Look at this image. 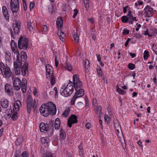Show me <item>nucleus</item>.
Segmentation results:
<instances>
[{"label":"nucleus","mask_w":157,"mask_h":157,"mask_svg":"<svg viewBox=\"0 0 157 157\" xmlns=\"http://www.w3.org/2000/svg\"><path fill=\"white\" fill-rule=\"evenodd\" d=\"M21 69V71L23 76H25L26 74V72H28V63L27 62H25L24 63Z\"/></svg>","instance_id":"obj_14"},{"label":"nucleus","mask_w":157,"mask_h":157,"mask_svg":"<svg viewBox=\"0 0 157 157\" xmlns=\"http://www.w3.org/2000/svg\"><path fill=\"white\" fill-rule=\"evenodd\" d=\"M23 137L22 136L17 137L15 142V145L17 146L20 145L23 141Z\"/></svg>","instance_id":"obj_21"},{"label":"nucleus","mask_w":157,"mask_h":157,"mask_svg":"<svg viewBox=\"0 0 157 157\" xmlns=\"http://www.w3.org/2000/svg\"><path fill=\"white\" fill-rule=\"evenodd\" d=\"M55 66L57 67L59 64V61L57 60V57L56 56H55Z\"/></svg>","instance_id":"obj_61"},{"label":"nucleus","mask_w":157,"mask_h":157,"mask_svg":"<svg viewBox=\"0 0 157 157\" xmlns=\"http://www.w3.org/2000/svg\"><path fill=\"white\" fill-rule=\"evenodd\" d=\"M21 61H23L24 62L25 61L24 60H26L27 58V55L26 52L24 51H22L21 52Z\"/></svg>","instance_id":"obj_24"},{"label":"nucleus","mask_w":157,"mask_h":157,"mask_svg":"<svg viewBox=\"0 0 157 157\" xmlns=\"http://www.w3.org/2000/svg\"><path fill=\"white\" fill-rule=\"evenodd\" d=\"M78 122L77 116L75 114H72L68 119L67 125L69 128H71L72 124H76Z\"/></svg>","instance_id":"obj_7"},{"label":"nucleus","mask_w":157,"mask_h":157,"mask_svg":"<svg viewBox=\"0 0 157 157\" xmlns=\"http://www.w3.org/2000/svg\"><path fill=\"white\" fill-rule=\"evenodd\" d=\"M70 111L69 108H67L63 113L62 114V116L65 117H66L70 113Z\"/></svg>","instance_id":"obj_32"},{"label":"nucleus","mask_w":157,"mask_h":157,"mask_svg":"<svg viewBox=\"0 0 157 157\" xmlns=\"http://www.w3.org/2000/svg\"><path fill=\"white\" fill-rule=\"evenodd\" d=\"M39 128L40 131L43 133H45L46 132H48L49 130L48 128V123H45L44 122H41L40 123L39 125Z\"/></svg>","instance_id":"obj_11"},{"label":"nucleus","mask_w":157,"mask_h":157,"mask_svg":"<svg viewBox=\"0 0 157 157\" xmlns=\"http://www.w3.org/2000/svg\"><path fill=\"white\" fill-rule=\"evenodd\" d=\"M71 93V90H68L67 88L66 87H65V88L63 90L62 92L60 93L61 94L63 95V94H63L66 97H68L69 96H67V95H68V93Z\"/></svg>","instance_id":"obj_28"},{"label":"nucleus","mask_w":157,"mask_h":157,"mask_svg":"<svg viewBox=\"0 0 157 157\" xmlns=\"http://www.w3.org/2000/svg\"><path fill=\"white\" fill-rule=\"evenodd\" d=\"M39 110L41 115L47 117L49 114L52 116L55 115L56 113V108L53 103L50 101L41 105Z\"/></svg>","instance_id":"obj_1"},{"label":"nucleus","mask_w":157,"mask_h":157,"mask_svg":"<svg viewBox=\"0 0 157 157\" xmlns=\"http://www.w3.org/2000/svg\"><path fill=\"white\" fill-rule=\"evenodd\" d=\"M74 37L75 42L76 43H78V40H79L78 35V33L76 32L74 33Z\"/></svg>","instance_id":"obj_40"},{"label":"nucleus","mask_w":157,"mask_h":157,"mask_svg":"<svg viewBox=\"0 0 157 157\" xmlns=\"http://www.w3.org/2000/svg\"><path fill=\"white\" fill-rule=\"evenodd\" d=\"M97 71L99 76L101 77L102 76V72L101 69L100 67L98 65L97 67Z\"/></svg>","instance_id":"obj_33"},{"label":"nucleus","mask_w":157,"mask_h":157,"mask_svg":"<svg viewBox=\"0 0 157 157\" xmlns=\"http://www.w3.org/2000/svg\"><path fill=\"white\" fill-rule=\"evenodd\" d=\"M2 13L6 21L7 22L10 21V14L9 11L6 6H3L2 7Z\"/></svg>","instance_id":"obj_13"},{"label":"nucleus","mask_w":157,"mask_h":157,"mask_svg":"<svg viewBox=\"0 0 157 157\" xmlns=\"http://www.w3.org/2000/svg\"><path fill=\"white\" fill-rule=\"evenodd\" d=\"M65 68L68 71H71L72 70V67L71 64L69 63L68 60L66 61Z\"/></svg>","instance_id":"obj_25"},{"label":"nucleus","mask_w":157,"mask_h":157,"mask_svg":"<svg viewBox=\"0 0 157 157\" xmlns=\"http://www.w3.org/2000/svg\"><path fill=\"white\" fill-rule=\"evenodd\" d=\"M127 16L128 18V23L129 24H133V22H132V20L133 17L132 15L128 16Z\"/></svg>","instance_id":"obj_48"},{"label":"nucleus","mask_w":157,"mask_h":157,"mask_svg":"<svg viewBox=\"0 0 157 157\" xmlns=\"http://www.w3.org/2000/svg\"><path fill=\"white\" fill-rule=\"evenodd\" d=\"M48 147H41L40 149V152L41 154H42L43 155L46 152L48 151L47 150Z\"/></svg>","instance_id":"obj_41"},{"label":"nucleus","mask_w":157,"mask_h":157,"mask_svg":"<svg viewBox=\"0 0 157 157\" xmlns=\"http://www.w3.org/2000/svg\"><path fill=\"white\" fill-rule=\"evenodd\" d=\"M90 65V63L89 62V61L87 59H86L85 60V71H86V69H87L88 70V68L86 67V65L87 66L89 67V66Z\"/></svg>","instance_id":"obj_50"},{"label":"nucleus","mask_w":157,"mask_h":157,"mask_svg":"<svg viewBox=\"0 0 157 157\" xmlns=\"http://www.w3.org/2000/svg\"><path fill=\"white\" fill-rule=\"evenodd\" d=\"M51 84L52 85H53L56 82V81L55 79V77L54 75H51Z\"/></svg>","instance_id":"obj_42"},{"label":"nucleus","mask_w":157,"mask_h":157,"mask_svg":"<svg viewBox=\"0 0 157 157\" xmlns=\"http://www.w3.org/2000/svg\"><path fill=\"white\" fill-rule=\"evenodd\" d=\"M14 89L15 90H18L21 88V85H13Z\"/></svg>","instance_id":"obj_57"},{"label":"nucleus","mask_w":157,"mask_h":157,"mask_svg":"<svg viewBox=\"0 0 157 157\" xmlns=\"http://www.w3.org/2000/svg\"><path fill=\"white\" fill-rule=\"evenodd\" d=\"M23 8L24 10L25 11H26L27 10V6L26 4V2H23Z\"/></svg>","instance_id":"obj_64"},{"label":"nucleus","mask_w":157,"mask_h":157,"mask_svg":"<svg viewBox=\"0 0 157 157\" xmlns=\"http://www.w3.org/2000/svg\"><path fill=\"white\" fill-rule=\"evenodd\" d=\"M21 105V102L20 101L17 100L15 101L13 105L15 110L16 111H18L20 108V105Z\"/></svg>","instance_id":"obj_19"},{"label":"nucleus","mask_w":157,"mask_h":157,"mask_svg":"<svg viewBox=\"0 0 157 157\" xmlns=\"http://www.w3.org/2000/svg\"><path fill=\"white\" fill-rule=\"evenodd\" d=\"M19 54H17L16 61L13 63L14 69L16 74L18 75L20 74V69L22 67V63L20 61L19 57Z\"/></svg>","instance_id":"obj_5"},{"label":"nucleus","mask_w":157,"mask_h":157,"mask_svg":"<svg viewBox=\"0 0 157 157\" xmlns=\"http://www.w3.org/2000/svg\"><path fill=\"white\" fill-rule=\"evenodd\" d=\"M43 32H45L47 30V26L45 25H43Z\"/></svg>","instance_id":"obj_60"},{"label":"nucleus","mask_w":157,"mask_h":157,"mask_svg":"<svg viewBox=\"0 0 157 157\" xmlns=\"http://www.w3.org/2000/svg\"><path fill=\"white\" fill-rule=\"evenodd\" d=\"M56 24L58 28H62L63 26V19L62 17H58L56 20Z\"/></svg>","instance_id":"obj_18"},{"label":"nucleus","mask_w":157,"mask_h":157,"mask_svg":"<svg viewBox=\"0 0 157 157\" xmlns=\"http://www.w3.org/2000/svg\"><path fill=\"white\" fill-rule=\"evenodd\" d=\"M5 92L8 95H13L14 93L12 86L7 83L5 86Z\"/></svg>","instance_id":"obj_9"},{"label":"nucleus","mask_w":157,"mask_h":157,"mask_svg":"<svg viewBox=\"0 0 157 157\" xmlns=\"http://www.w3.org/2000/svg\"><path fill=\"white\" fill-rule=\"evenodd\" d=\"M0 70L4 78H9L12 75V73L9 67L6 66L2 62L0 63Z\"/></svg>","instance_id":"obj_3"},{"label":"nucleus","mask_w":157,"mask_h":157,"mask_svg":"<svg viewBox=\"0 0 157 157\" xmlns=\"http://www.w3.org/2000/svg\"><path fill=\"white\" fill-rule=\"evenodd\" d=\"M46 73L47 75H53L54 69L49 64H47L46 66Z\"/></svg>","instance_id":"obj_16"},{"label":"nucleus","mask_w":157,"mask_h":157,"mask_svg":"<svg viewBox=\"0 0 157 157\" xmlns=\"http://www.w3.org/2000/svg\"><path fill=\"white\" fill-rule=\"evenodd\" d=\"M54 124V122L53 121H49L48 124V128L49 130L48 131V135L49 136H51L53 133Z\"/></svg>","instance_id":"obj_12"},{"label":"nucleus","mask_w":157,"mask_h":157,"mask_svg":"<svg viewBox=\"0 0 157 157\" xmlns=\"http://www.w3.org/2000/svg\"><path fill=\"white\" fill-rule=\"evenodd\" d=\"M41 144L44 147H48L49 146V139L46 137L41 138L40 139Z\"/></svg>","instance_id":"obj_17"},{"label":"nucleus","mask_w":157,"mask_h":157,"mask_svg":"<svg viewBox=\"0 0 157 157\" xmlns=\"http://www.w3.org/2000/svg\"><path fill=\"white\" fill-rule=\"evenodd\" d=\"M129 30L128 29H124L123 30V35H128L129 34Z\"/></svg>","instance_id":"obj_56"},{"label":"nucleus","mask_w":157,"mask_h":157,"mask_svg":"<svg viewBox=\"0 0 157 157\" xmlns=\"http://www.w3.org/2000/svg\"><path fill=\"white\" fill-rule=\"evenodd\" d=\"M33 99L32 97L29 94L28 95V97L26 99V103H33Z\"/></svg>","instance_id":"obj_38"},{"label":"nucleus","mask_w":157,"mask_h":157,"mask_svg":"<svg viewBox=\"0 0 157 157\" xmlns=\"http://www.w3.org/2000/svg\"><path fill=\"white\" fill-rule=\"evenodd\" d=\"M129 6L128 5H127L125 7H123V11L124 13H125L127 11V9L128 8Z\"/></svg>","instance_id":"obj_63"},{"label":"nucleus","mask_w":157,"mask_h":157,"mask_svg":"<svg viewBox=\"0 0 157 157\" xmlns=\"http://www.w3.org/2000/svg\"><path fill=\"white\" fill-rule=\"evenodd\" d=\"M74 13L73 16V18H75L76 17L78 12V10L77 9H75L74 10Z\"/></svg>","instance_id":"obj_54"},{"label":"nucleus","mask_w":157,"mask_h":157,"mask_svg":"<svg viewBox=\"0 0 157 157\" xmlns=\"http://www.w3.org/2000/svg\"><path fill=\"white\" fill-rule=\"evenodd\" d=\"M85 109H87L89 105V100L87 96H85Z\"/></svg>","instance_id":"obj_47"},{"label":"nucleus","mask_w":157,"mask_h":157,"mask_svg":"<svg viewBox=\"0 0 157 157\" xmlns=\"http://www.w3.org/2000/svg\"><path fill=\"white\" fill-rule=\"evenodd\" d=\"M18 113L17 111H15L14 109H13V113L11 115V119L13 121H16L18 119Z\"/></svg>","instance_id":"obj_23"},{"label":"nucleus","mask_w":157,"mask_h":157,"mask_svg":"<svg viewBox=\"0 0 157 157\" xmlns=\"http://www.w3.org/2000/svg\"><path fill=\"white\" fill-rule=\"evenodd\" d=\"M37 101L36 99H34L33 102V110L35 111L36 109V107L37 106Z\"/></svg>","instance_id":"obj_46"},{"label":"nucleus","mask_w":157,"mask_h":157,"mask_svg":"<svg viewBox=\"0 0 157 157\" xmlns=\"http://www.w3.org/2000/svg\"><path fill=\"white\" fill-rule=\"evenodd\" d=\"M68 90H71V93H68V95H67V96H70L72 93L73 90H74V85H70L69 86V84L67 85L66 86Z\"/></svg>","instance_id":"obj_31"},{"label":"nucleus","mask_w":157,"mask_h":157,"mask_svg":"<svg viewBox=\"0 0 157 157\" xmlns=\"http://www.w3.org/2000/svg\"><path fill=\"white\" fill-rule=\"evenodd\" d=\"M73 83H75V84H76V82H81L80 80L78 75L77 74L74 75H73Z\"/></svg>","instance_id":"obj_26"},{"label":"nucleus","mask_w":157,"mask_h":157,"mask_svg":"<svg viewBox=\"0 0 157 157\" xmlns=\"http://www.w3.org/2000/svg\"><path fill=\"white\" fill-rule=\"evenodd\" d=\"M29 41V40L25 36H21L18 41V48L20 50H26L28 47Z\"/></svg>","instance_id":"obj_4"},{"label":"nucleus","mask_w":157,"mask_h":157,"mask_svg":"<svg viewBox=\"0 0 157 157\" xmlns=\"http://www.w3.org/2000/svg\"><path fill=\"white\" fill-rule=\"evenodd\" d=\"M66 137V134L65 132L63 129L61 128L60 129V132L59 133V139L60 140L64 139Z\"/></svg>","instance_id":"obj_20"},{"label":"nucleus","mask_w":157,"mask_h":157,"mask_svg":"<svg viewBox=\"0 0 157 157\" xmlns=\"http://www.w3.org/2000/svg\"><path fill=\"white\" fill-rule=\"evenodd\" d=\"M26 104L27 111L29 113H30L31 112L32 109L33 108V103H26Z\"/></svg>","instance_id":"obj_29"},{"label":"nucleus","mask_w":157,"mask_h":157,"mask_svg":"<svg viewBox=\"0 0 157 157\" xmlns=\"http://www.w3.org/2000/svg\"><path fill=\"white\" fill-rule=\"evenodd\" d=\"M91 127V124L90 122L87 123L85 124L86 128L88 129H89Z\"/></svg>","instance_id":"obj_59"},{"label":"nucleus","mask_w":157,"mask_h":157,"mask_svg":"<svg viewBox=\"0 0 157 157\" xmlns=\"http://www.w3.org/2000/svg\"><path fill=\"white\" fill-rule=\"evenodd\" d=\"M83 96V95H82V94L80 95V94L79 93H78V92H76L75 94L72 98V100L75 101L76 99L77 98L82 97Z\"/></svg>","instance_id":"obj_37"},{"label":"nucleus","mask_w":157,"mask_h":157,"mask_svg":"<svg viewBox=\"0 0 157 157\" xmlns=\"http://www.w3.org/2000/svg\"><path fill=\"white\" fill-rule=\"evenodd\" d=\"M113 123L115 124H116L118 126L120 127V124L117 118H114L113 120Z\"/></svg>","instance_id":"obj_55"},{"label":"nucleus","mask_w":157,"mask_h":157,"mask_svg":"<svg viewBox=\"0 0 157 157\" xmlns=\"http://www.w3.org/2000/svg\"><path fill=\"white\" fill-rule=\"evenodd\" d=\"M1 105L3 108H7L9 105L8 101L6 99H4L3 101H1Z\"/></svg>","instance_id":"obj_27"},{"label":"nucleus","mask_w":157,"mask_h":157,"mask_svg":"<svg viewBox=\"0 0 157 157\" xmlns=\"http://www.w3.org/2000/svg\"><path fill=\"white\" fill-rule=\"evenodd\" d=\"M142 36L141 34L136 33L134 35V36L136 38H140Z\"/></svg>","instance_id":"obj_62"},{"label":"nucleus","mask_w":157,"mask_h":157,"mask_svg":"<svg viewBox=\"0 0 157 157\" xmlns=\"http://www.w3.org/2000/svg\"><path fill=\"white\" fill-rule=\"evenodd\" d=\"M52 156L53 155L52 153L49 151H48L47 152H46L43 155L42 157H52Z\"/></svg>","instance_id":"obj_39"},{"label":"nucleus","mask_w":157,"mask_h":157,"mask_svg":"<svg viewBox=\"0 0 157 157\" xmlns=\"http://www.w3.org/2000/svg\"><path fill=\"white\" fill-rule=\"evenodd\" d=\"M121 21L124 23H127L128 22V18L127 16H123L121 17Z\"/></svg>","instance_id":"obj_35"},{"label":"nucleus","mask_w":157,"mask_h":157,"mask_svg":"<svg viewBox=\"0 0 157 157\" xmlns=\"http://www.w3.org/2000/svg\"><path fill=\"white\" fill-rule=\"evenodd\" d=\"M105 121L107 122V123L109 124L110 123V118L107 115H105L104 117Z\"/></svg>","instance_id":"obj_49"},{"label":"nucleus","mask_w":157,"mask_h":157,"mask_svg":"<svg viewBox=\"0 0 157 157\" xmlns=\"http://www.w3.org/2000/svg\"><path fill=\"white\" fill-rule=\"evenodd\" d=\"M35 6V2H31L29 5L30 10L32 9Z\"/></svg>","instance_id":"obj_58"},{"label":"nucleus","mask_w":157,"mask_h":157,"mask_svg":"<svg viewBox=\"0 0 157 157\" xmlns=\"http://www.w3.org/2000/svg\"><path fill=\"white\" fill-rule=\"evenodd\" d=\"M21 151L18 150H16L15 152L14 157H21Z\"/></svg>","instance_id":"obj_45"},{"label":"nucleus","mask_w":157,"mask_h":157,"mask_svg":"<svg viewBox=\"0 0 157 157\" xmlns=\"http://www.w3.org/2000/svg\"><path fill=\"white\" fill-rule=\"evenodd\" d=\"M85 7L86 8V10H87V9L89 8V1H86L84 2Z\"/></svg>","instance_id":"obj_53"},{"label":"nucleus","mask_w":157,"mask_h":157,"mask_svg":"<svg viewBox=\"0 0 157 157\" xmlns=\"http://www.w3.org/2000/svg\"><path fill=\"white\" fill-rule=\"evenodd\" d=\"M128 67L129 70H132L135 68V65L132 63H130L128 64Z\"/></svg>","instance_id":"obj_44"},{"label":"nucleus","mask_w":157,"mask_h":157,"mask_svg":"<svg viewBox=\"0 0 157 157\" xmlns=\"http://www.w3.org/2000/svg\"><path fill=\"white\" fill-rule=\"evenodd\" d=\"M76 84L73 83L74 88L76 92L79 93L80 95H84V90L82 89L83 87V83L82 82H76Z\"/></svg>","instance_id":"obj_6"},{"label":"nucleus","mask_w":157,"mask_h":157,"mask_svg":"<svg viewBox=\"0 0 157 157\" xmlns=\"http://www.w3.org/2000/svg\"><path fill=\"white\" fill-rule=\"evenodd\" d=\"M11 47L13 52L19 54V52L17 47V43H15L13 40H12L11 42Z\"/></svg>","instance_id":"obj_15"},{"label":"nucleus","mask_w":157,"mask_h":157,"mask_svg":"<svg viewBox=\"0 0 157 157\" xmlns=\"http://www.w3.org/2000/svg\"><path fill=\"white\" fill-rule=\"evenodd\" d=\"M6 113L7 114V116L10 117L11 116L12 113H13L12 108L10 107V108L7 109L6 111Z\"/></svg>","instance_id":"obj_34"},{"label":"nucleus","mask_w":157,"mask_h":157,"mask_svg":"<svg viewBox=\"0 0 157 157\" xmlns=\"http://www.w3.org/2000/svg\"><path fill=\"white\" fill-rule=\"evenodd\" d=\"M149 52L148 51L145 50L144 53L143 57L144 60H147L149 57Z\"/></svg>","instance_id":"obj_36"},{"label":"nucleus","mask_w":157,"mask_h":157,"mask_svg":"<svg viewBox=\"0 0 157 157\" xmlns=\"http://www.w3.org/2000/svg\"><path fill=\"white\" fill-rule=\"evenodd\" d=\"M61 124V122L59 119L56 118L54 122V126L55 129H58L59 128Z\"/></svg>","instance_id":"obj_22"},{"label":"nucleus","mask_w":157,"mask_h":157,"mask_svg":"<svg viewBox=\"0 0 157 157\" xmlns=\"http://www.w3.org/2000/svg\"><path fill=\"white\" fill-rule=\"evenodd\" d=\"M13 30L14 33L16 35L18 34L20 32V29L21 28V23L19 20H15L13 23Z\"/></svg>","instance_id":"obj_8"},{"label":"nucleus","mask_w":157,"mask_h":157,"mask_svg":"<svg viewBox=\"0 0 157 157\" xmlns=\"http://www.w3.org/2000/svg\"><path fill=\"white\" fill-rule=\"evenodd\" d=\"M31 24L32 23L31 22H28L27 23L28 27L30 31H31L33 29V27Z\"/></svg>","instance_id":"obj_51"},{"label":"nucleus","mask_w":157,"mask_h":157,"mask_svg":"<svg viewBox=\"0 0 157 157\" xmlns=\"http://www.w3.org/2000/svg\"><path fill=\"white\" fill-rule=\"evenodd\" d=\"M27 84H22L21 90L23 93H25L26 90Z\"/></svg>","instance_id":"obj_43"},{"label":"nucleus","mask_w":157,"mask_h":157,"mask_svg":"<svg viewBox=\"0 0 157 157\" xmlns=\"http://www.w3.org/2000/svg\"><path fill=\"white\" fill-rule=\"evenodd\" d=\"M21 82L20 79L18 78H15L13 82V85H21Z\"/></svg>","instance_id":"obj_30"},{"label":"nucleus","mask_w":157,"mask_h":157,"mask_svg":"<svg viewBox=\"0 0 157 157\" xmlns=\"http://www.w3.org/2000/svg\"><path fill=\"white\" fill-rule=\"evenodd\" d=\"M10 4L13 16L14 18L17 17L19 15L20 11L19 0H11Z\"/></svg>","instance_id":"obj_2"},{"label":"nucleus","mask_w":157,"mask_h":157,"mask_svg":"<svg viewBox=\"0 0 157 157\" xmlns=\"http://www.w3.org/2000/svg\"><path fill=\"white\" fill-rule=\"evenodd\" d=\"M144 14H146V17H148L152 16L153 8L150 7L149 6L147 5L144 10Z\"/></svg>","instance_id":"obj_10"},{"label":"nucleus","mask_w":157,"mask_h":157,"mask_svg":"<svg viewBox=\"0 0 157 157\" xmlns=\"http://www.w3.org/2000/svg\"><path fill=\"white\" fill-rule=\"evenodd\" d=\"M29 156L28 152L27 151H23L21 154V157H28Z\"/></svg>","instance_id":"obj_52"}]
</instances>
